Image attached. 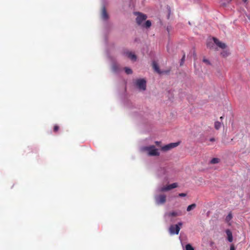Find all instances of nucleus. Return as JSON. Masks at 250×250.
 I'll list each match as a JSON object with an SVG mask.
<instances>
[{"label":"nucleus","mask_w":250,"mask_h":250,"mask_svg":"<svg viewBox=\"0 0 250 250\" xmlns=\"http://www.w3.org/2000/svg\"><path fill=\"white\" fill-rule=\"evenodd\" d=\"M222 126V124L219 121H216L214 123V127L216 129H219Z\"/></svg>","instance_id":"obj_14"},{"label":"nucleus","mask_w":250,"mask_h":250,"mask_svg":"<svg viewBox=\"0 0 250 250\" xmlns=\"http://www.w3.org/2000/svg\"><path fill=\"white\" fill-rule=\"evenodd\" d=\"M172 148L177 146L179 145V142L172 143L169 144Z\"/></svg>","instance_id":"obj_22"},{"label":"nucleus","mask_w":250,"mask_h":250,"mask_svg":"<svg viewBox=\"0 0 250 250\" xmlns=\"http://www.w3.org/2000/svg\"><path fill=\"white\" fill-rule=\"evenodd\" d=\"M219 162V159L218 158H214L213 159H212L210 162V163L211 164H217V163H218Z\"/></svg>","instance_id":"obj_19"},{"label":"nucleus","mask_w":250,"mask_h":250,"mask_svg":"<svg viewBox=\"0 0 250 250\" xmlns=\"http://www.w3.org/2000/svg\"><path fill=\"white\" fill-rule=\"evenodd\" d=\"M226 233L227 235V240L229 242H231L233 240V236L231 231L229 229H227Z\"/></svg>","instance_id":"obj_11"},{"label":"nucleus","mask_w":250,"mask_h":250,"mask_svg":"<svg viewBox=\"0 0 250 250\" xmlns=\"http://www.w3.org/2000/svg\"><path fill=\"white\" fill-rule=\"evenodd\" d=\"M180 212L173 211L165 213L164 218L167 223L171 222L173 221V217L180 215Z\"/></svg>","instance_id":"obj_5"},{"label":"nucleus","mask_w":250,"mask_h":250,"mask_svg":"<svg viewBox=\"0 0 250 250\" xmlns=\"http://www.w3.org/2000/svg\"><path fill=\"white\" fill-rule=\"evenodd\" d=\"M182 225V222H179L177 224L171 225L169 228V232L171 235L178 234L180 230V227Z\"/></svg>","instance_id":"obj_7"},{"label":"nucleus","mask_w":250,"mask_h":250,"mask_svg":"<svg viewBox=\"0 0 250 250\" xmlns=\"http://www.w3.org/2000/svg\"><path fill=\"white\" fill-rule=\"evenodd\" d=\"M135 14L137 15L136 18V22L137 24L142 26L147 18L146 16L139 12L136 13Z\"/></svg>","instance_id":"obj_8"},{"label":"nucleus","mask_w":250,"mask_h":250,"mask_svg":"<svg viewBox=\"0 0 250 250\" xmlns=\"http://www.w3.org/2000/svg\"><path fill=\"white\" fill-rule=\"evenodd\" d=\"M178 185L176 183H172L169 185L157 186L155 189L154 195V201L156 205L158 206L164 205L167 200V196L162 192L167 191L171 189L177 187Z\"/></svg>","instance_id":"obj_1"},{"label":"nucleus","mask_w":250,"mask_h":250,"mask_svg":"<svg viewBox=\"0 0 250 250\" xmlns=\"http://www.w3.org/2000/svg\"><path fill=\"white\" fill-rule=\"evenodd\" d=\"M209 141L210 142H214L215 141V139L214 138H211L209 139Z\"/></svg>","instance_id":"obj_29"},{"label":"nucleus","mask_w":250,"mask_h":250,"mask_svg":"<svg viewBox=\"0 0 250 250\" xmlns=\"http://www.w3.org/2000/svg\"><path fill=\"white\" fill-rule=\"evenodd\" d=\"M101 16L102 19L104 21L107 20L108 18V14L107 13L104 7H103Z\"/></svg>","instance_id":"obj_10"},{"label":"nucleus","mask_w":250,"mask_h":250,"mask_svg":"<svg viewBox=\"0 0 250 250\" xmlns=\"http://www.w3.org/2000/svg\"><path fill=\"white\" fill-rule=\"evenodd\" d=\"M125 72L127 74H131L132 73V70L129 67H125Z\"/></svg>","instance_id":"obj_21"},{"label":"nucleus","mask_w":250,"mask_h":250,"mask_svg":"<svg viewBox=\"0 0 250 250\" xmlns=\"http://www.w3.org/2000/svg\"><path fill=\"white\" fill-rule=\"evenodd\" d=\"M194 250V249L192 248L191 245L189 244L186 245V250Z\"/></svg>","instance_id":"obj_24"},{"label":"nucleus","mask_w":250,"mask_h":250,"mask_svg":"<svg viewBox=\"0 0 250 250\" xmlns=\"http://www.w3.org/2000/svg\"><path fill=\"white\" fill-rule=\"evenodd\" d=\"M203 61L204 62H205L206 63L208 64H210V62H209V61L208 60H207V59L204 58L203 59Z\"/></svg>","instance_id":"obj_27"},{"label":"nucleus","mask_w":250,"mask_h":250,"mask_svg":"<svg viewBox=\"0 0 250 250\" xmlns=\"http://www.w3.org/2000/svg\"><path fill=\"white\" fill-rule=\"evenodd\" d=\"M185 55H184L181 60L180 65H182L183 64V63L185 61Z\"/></svg>","instance_id":"obj_25"},{"label":"nucleus","mask_w":250,"mask_h":250,"mask_svg":"<svg viewBox=\"0 0 250 250\" xmlns=\"http://www.w3.org/2000/svg\"><path fill=\"white\" fill-rule=\"evenodd\" d=\"M171 149H172V148L171 147V146H170L169 144H167V145H165L162 147V150L164 151L169 150Z\"/></svg>","instance_id":"obj_17"},{"label":"nucleus","mask_w":250,"mask_h":250,"mask_svg":"<svg viewBox=\"0 0 250 250\" xmlns=\"http://www.w3.org/2000/svg\"><path fill=\"white\" fill-rule=\"evenodd\" d=\"M213 244V242H210V246H212Z\"/></svg>","instance_id":"obj_33"},{"label":"nucleus","mask_w":250,"mask_h":250,"mask_svg":"<svg viewBox=\"0 0 250 250\" xmlns=\"http://www.w3.org/2000/svg\"><path fill=\"white\" fill-rule=\"evenodd\" d=\"M124 55L133 62L136 61L137 59L136 56L133 53L129 51H125L124 52Z\"/></svg>","instance_id":"obj_9"},{"label":"nucleus","mask_w":250,"mask_h":250,"mask_svg":"<svg viewBox=\"0 0 250 250\" xmlns=\"http://www.w3.org/2000/svg\"><path fill=\"white\" fill-rule=\"evenodd\" d=\"M112 71L115 73H117L119 72L120 69L117 64L113 63L112 65Z\"/></svg>","instance_id":"obj_12"},{"label":"nucleus","mask_w":250,"mask_h":250,"mask_svg":"<svg viewBox=\"0 0 250 250\" xmlns=\"http://www.w3.org/2000/svg\"><path fill=\"white\" fill-rule=\"evenodd\" d=\"M135 85L139 91H144L146 89V81L144 79H138L135 82Z\"/></svg>","instance_id":"obj_6"},{"label":"nucleus","mask_w":250,"mask_h":250,"mask_svg":"<svg viewBox=\"0 0 250 250\" xmlns=\"http://www.w3.org/2000/svg\"><path fill=\"white\" fill-rule=\"evenodd\" d=\"M171 149H172V148L171 147V146H170L169 144H167V145H165L162 147V150L164 151L169 150Z\"/></svg>","instance_id":"obj_16"},{"label":"nucleus","mask_w":250,"mask_h":250,"mask_svg":"<svg viewBox=\"0 0 250 250\" xmlns=\"http://www.w3.org/2000/svg\"><path fill=\"white\" fill-rule=\"evenodd\" d=\"M59 129V126L58 125H55L54 127V130L55 131H57Z\"/></svg>","instance_id":"obj_28"},{"label":"nucleus","mask_w":250,"mask_h":250,"mask_svg":"<svg viewBox=\"0 0 250 250\" xmlns=\"http://www.w3.org/2000/svg\"><path fill=\"white\" fill-rule=\"evenodd\" d=\"M230 250H234V248L233 246H231L230 248Z\"/></svg>","instance_id":"obj_31"},{"label":"nucleus","mask_w":250,"mask_h":250,"mask_svg":"<svg viewBox=\"0 0 250 250\" xmlns=\"http://www.w3.org/2000/svg\"><path fill=\"white\" fill-rule=\"evenodd\" d=\"M155 143H156V144L157 145H158H158H159V144H160V142H158V141H156V142H155Z\"/></svg>","instance_id":"obj_30"},{"label":"nucleus","mask_w":250,"mask_h":250,"mask_svg":"<svg viewBox=\"0 0 250 250\" xmlns=\"http://www.w3.org/2000/svg\"><path fill=\"white\" fill-rule=\"evenodd\" d=\"M170 169L168 167H160L157 171L156 175L158 177L164 180H167L170 176Z\"/></svg>","instance_id":"obj_3"},{"label":"nucleus","mask_w":250,"mask_h":250,"mask_svg":"<svg viewBox=\"0 0 250 250\" xmlns=\"http://www.w3.org/2000/svg\"><path fill=\"white\" fill-rule=\"evenodd\" d=\"M186 195H187V194L185 193H179L178 194V196L181 197H185V196H186Z\"/></svg>","instance_id":"obj_26"},{"label":"nucleus","mask_w":250,"mask_h":250,"mask_svg":"<svg viewBox=\"0 0 250 250\" xmlns=\"http://www.w3.org/2000/svg\"><path fill=\"white\" fill-rule=\"evenodd\" d=\"M214 44L222 49H224L226 47L225 43L220 42L218 39L215 38H213L212 40L208 41L207 42V45L208 47L213 49Z\"/></svg>","instance_id":"obj_4"},{"label":"nucleus","mask_w":250,"mask_h":250,"mask_svg":"<svg viewBox=\"0 0 250 250\" xmlns=\"http://www.w3.org/2000/svg\"><path fill=\"white\" fill-rule=\"evenodd\" d=\"M232 216L231 213H229L226 217L227 222H229L232 219Z\"/></svg>","instance_id":"obj_20"},{"label":"nucleus","mask_w":250,"mask_h":250,"mask_svg":"<svg viewBox=\"0 0 250 250\" xmlns=\"http://www.w3.org/2000/svg\"><path fill=\"white\" fill-rule=\"evenodd\" d=\"M242 1L244 2V3H247V1H248V0H242Z\"/></svg>","instance_id":"obj_32"},{"label":"nucleus","mask_w":250,"mask_h":250,"mask_svg":"<svg viewBox=\"0 0 250 250\" xmlns=\"http://www.w3.org/2000/svg\"><path fill=\"white\" fill-rule=\"evenodd\" d=\"M151 21H150L148 20L144 22V23L142 25V27L148 28L151 26Z\"/></svg>","instance_id":"obj_13"},{"label":"nucleus","mask_w":250,"mask_h":250,"mask_svg":"<svg viewBox=\"0 0 250 250\" xmlns=\"http://www.w3.org/2000/svg\"><path fill=\"white\" fill-rule=\"evenodd\" d=\"M223 117L222 116V117H220V119H221V120H222V119H223Z\"/></svg>","instance_id":"obj_34"},{"label":"nucleus","mask_w":250,"mask_h":250,"mask_svg":"<svg viewBox=\"0 0 250 250\" xmlns=\"http://www.w3.org/2000/svg\"><path fill=\"white\" fill-rule=\"evenodd\" d=\"M229 52L227 51V50H223L222 52H221V55L223 57H227L229 55Z\"/></svg>","instance_id":"obj_23"},{"label":"nucleus","mask_w":250,"mask_h":250,"mask_svg":"<svg viewBox=\"0 0 250 250\" xmlns=\"http://www.w3.org/2000/svg\"><path fill=\"white\" fill-rule=\"evenodd\" d=\"M140 151L149 156H158L160 154L159 149L153 145L142 146L140 148Z\"/></svg>","instance_id":"obj_2"},{"label":"nucleus","mask_w":250,"mask_h":250,"mask_svg":"<svg viewBox=\"0 0 250 250\" xmlns=\"http://www.w3.org/2000/svg\"><path fill=\"white\" fill-rule=\"evenodd\" d=\"M196 207V205L195 204H192L190 205H189L187 208V210L188 211H190V210L194 209Z\"/></svg>","instance_id":"obj_18"},{"label":"nucleus","mask_w":250,"mask_h":250,"mask_svg":"<svg viewBox=\"0 0 250 250\" xmlns=\"http://www.w3.org/2000/svg\"><path fill=\"white\" fill-rule=\"evenodd\" d=\"M153 67L154 69L158 73H160L161 72L159 70V66L155 62H153Z\"/></svg>","instance_id":"obj_15"}]
</instances>
